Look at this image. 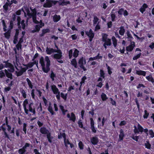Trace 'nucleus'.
I'll return each instance as SVG.
<instances>
[{
    "label": "nucleus",
    "instance_id": "obj_3",
    "mask_svg": "<svg viewBox=\"0 0 154 154\" xmlns=\"http://www.w3.org/2000/svg\"><path fill=\"white\" fill-rule=\"evenodd\" d=\"M137 128L136 126H134V132L135 134H139L140 132L142 133L143 131L147 135H148V130L147 128L144 129L143 127L139 124H138L137 125Z\"/></svg>",
    "mask_w": 154,
    "mask_h": 154
},
{
    "label": "nucleus",
    "instance_id": "obj_61",
    "mask_svg": "<svg viewBox=\"0 0 154 154\" xmlns=\"http://www.w3.org/2000/svg\"><path fill=\"white\" fill-rule=\"evenodd\" d=\"M26 151L22 148H20L18 150V152L19 154H23Z\"/></svg>",
    "mask_w": 154,
    "mask_h": 154
},
{
    "label": "nucleus",
    "instance_id": "obj_2",
    "mask_svg": "<svg viewBox=\"0 0 154 154\" xmlns=\"http://www.w3.org/2000/svg\"><path fill=\"white\" fill-rule=\"evenodd\" d=\"M55 53H57L54 54L52 55L53 58L56 60H57L58 62L60 63H63V61L62 60H59L62 59V53L60 49H57Z\"/></svg>",
    "mask_w": 154,
    "mask_h": 154
},
{
    "label": "nucleus",
    "instance_id": "obj_34",
    "mask_svg": "<svg viewBox=\"0 0 154 154\" xmlns=\"http://www.w3.org/2000/svg\"><path fill=\"white\" fill-rule=\"evenodd\" d=\"M69 120H70L72 121L73 122H75V121L76 117L73 112H72L71 113V115L69 119Z\"/></svg>",
    "mask_w": 154,
    "mask_h": 154
},
{
    "label": "nucleus",
    "instance_id": "obj_46",
    "mask_svg": "<svg viewBox=\"0 0 154 154\" xmlns=\"http://www.w3.org/2000/svg\"><path fill=\"white\" fill-rule=\"evenodd\" d=\"M2 25L3 27L4 31L5 32H6L7 31V26L5 23V21L4 20H2Z\"/></svg>",
    "mask_w": 154,
    "mask_h": 154
},
{
    "label": "nucleus",
    "instance_id": "obj_47",
    "mask_svg": "<svg viewBox=\"0 0 154 154\" xmlns=\"http://www.w3.org/2000/svg\"><path fill=\"white\" fill-rule=\"evenodd\" d=\"M141 54V53L140 52L137 55L134 56L133 58V60H136L139 58L140 57Z\"/></svg>",
    "mask_w": 154,
    "mask_h": 154
},
{
    "label": "nucleus",
    "instance_id": "obj_48",
    "mask_svg": "<svg viewBox=\"0 0 154 154\" xmlns=\"http://www.w3.org/2000/svg\"><path fill=\"white\" fill-rule=\"evenodd\" d=\"M145 148L148 149H150L151 148V145L149 143V141H146V143H145Z\"/></svg>",
    "mask_w": 154,
    "mask_h": 154
},
{
    "label": "nucleus",
    "instance_id": "obj_40",
    "mask_svg": "<svg viewBox=\"0 0 154 154\" xmlns=\"http://www.w3.org/2000/svg\"><path fill=\"white\" fill-rule=\"evenodd\" d=\"M99 20V19L97 16H95L94 17V20H93V23L94 25H95L97 23L98 21Z\"/></svg>",
    "mask_w": 154,
    "mask_h": 154
},
{
    "label": "nucleus",
    "instance_id": "obj_35",
    "mask_svg": "<svg viewBox=\"0 0 154 154\" xmlns=\"http://www.w3.org/2000/svg\"><path fill=\"white\" fill-rule=\"evenodd\" d=\"M71 63L75 68L77 67V62L75 59H73L71 61Z\"/></svg>",
    "mask_w": 154,
    "mask_h": 154
},
{
    "label": "nucleus",
    "instance_id": "obj_27",
    "mask_svg": "<svg viewBox=\"0 0 154 154\" xmlns=\"http://www.w3.org/2000/svg\"><path fill=\"white\" fill-rule=\"evenodd\" d=\"M60 19V16L59 15H57L55 14L54 15L53 18V21L54 22H57Z\"/></svg>",
    "mask_w": 154,
    "mask_h": 154
},
{
    "label": "nucleus",
    "instance_id": "obj_62",
    "mask_svg": "<svg viewBox=\"0 0 154 154\" xmlns=\"http://www.w3.org/2000/svg\"><path fill=\"white\" fill-rule=\"evenodd\" d=\"M124 11V9L123 8H121L119 9L118 11V14L120 15H122Z\"/></svg>",
    "mask_w": 154,
    "mask_h": 154
},
{
    "label": "nucleus",
    "instance_id": "obj_14",
    "mask_svg": "<svg viewBox=\"0 0 154 154\" xmlns=\"http://www.w3.org/2000/svg\"><path fill=\"white\" fill-rule=\"evenodd\" d=\"M56 50V49H54L53 48L47 47L46 48V52L47 54L50 55L53 53H55Z\"/></svg>",
    "mask_w": 154,
    "mask_h": 154
},
{
    "label": "nucleus",
    "instance_id": "obj_16",
    "mask_svg": "<svg viewBox=\"0 0 154 154\" xmlns=\"http://www.w3.org/2000/svg\"><path fill=\"white\" fill-rule=\"evenodd\" d=\"M91 143L93 145H96L97 144L99 141L98 138L96 137H93L90 139Z\"/></svg>",
    "mask_w": 154,
    "mask_h": 154
},
{
    "label": "nucleus",
    "instance_id": "obj_52",
    "mask_svg": "<svg viewBox=\"0 0 154 154\" xmlns=\"http://www.w3.org/2000/svg\"><path fill=\"white\" fill-rule=\"evenodd\" d=\"M27 125L26 123H24L23 124V130L24 132V133L26 134V127Z\"/></svg>",
    "mask_w": 154,
    "mask_h": 154
},
{
    "label": "nucleus",
    "instance_id": "obj_25",
    "mask_svg": "<svg viewBox=\"0 0 154 154\" xmlns=\"http://www.w3.org/2000/svg\"><path fill=\"white\" fill-rule=\"evenodd\" d=\"M126 34L127 36V38L128 39V41L131 42L132 39L133 38L130 32L129 31H128Z\"/></svg>",
    "mask_w": 154,
    "mask_h": 154
},
{
    "label": "nucleus",
    "instance_id": "obj_37",
    "mask_svg": "<svg viewBox=\"0 0 154 154\" xmlns=\"http://www.w3.org/2000/svg\"><path fill=\"white\" fill-rule=\"evenodd\" d=\"M79 51L76 48L75 49V50L73 53V57L75 58L77 57L79 55Z\"/></svg>",
    "mask_w": 154,
    "mask_h": 154
},
{
    "label": "nucleus",
    "instance_id": "obj_51",
    "mask_svg": "<svg viewBox=\"0 0 154 154\" xmlns=\"http://www.w3.org/2000/svg\"><path fill=\"white\" fill-rule=\"evenodd\" d=\"M9 6L8 2H7L3 6V8L6 11L8 10V7Z\"/></svg>",
    "mask_w": 154,
    "mask_h": 154
},
{
    "label": "nucleus",
    "instance_id": "obj_23",
    "mask_svg": "<svg viewBox=\"0 0 154 154\" xmlns=\"http://www.w3.org/2000/svg\"><path fill=\"white\" fill-rule=\"evenodd\" d=\"M47 138L48 140V141L50 143H52V140L54 138V137L51 136V133H49L46 135Z\"/></svg>",
    "mask_w": 154,
    "mask_h": 154
},
{
    "label": "nucleus",
    "instance_id": "obj_57",
    "mask_svg": "<svg viewBox=\"0 0 154 154\" xmlns=\"http://www.w3.org/2000/svg\"><path fill=\"white\" fill-rule=\"evenodd\" d=\"M64 143L66 147L67 146V145H69L70 144V143L68 139H66V138L65 140H64Z\"/></svg>",
    "mask_w": 154,
    "mask_h": 154
},
{
    "label": "nucleus",
    "instance_id": "obj_17",
    "mask_svg": "<svg viewBox=\"0 0 154 154\" xmlns=\"http://www.w3.org/2000/svg\"><path fill=\"white\" fill-rule=\"evenodd\" d=\"M40 132L41 134H46V135L48 133H50L49 131L46 129V127H42L41 128L40 130Z\"/></svg>",
    "mask_w": 154,
    "mask_h": 154
},
{
    "label": "nucleus",
    "instance_id": "obj_55",
    "mask_svg": "<svg viewBox=\"0 0 154 154\" xmlns=\"http://www.w3.org/2000/svg\"><path fill=\"white\" fill-rule=\"evenodd\" d=\"M16 14L15 13H14L12 15L11 21L14 22L16 20Z\"/></svg>",
    "mask_w": 154,
    "mask_h": 154
},
{
    "label": "nucleus",
    "instance_id": "obj_18",
    "mask_svg": "<svg viewBox=\"0 0 154 154\" xmlns=\"http://www.w3.org/2000/svg\"><path fill=\"white\" fill-rule=\"evenodd\" d=\"M51 90L53 93L55 94H57V93L60 92L59 91V89L56 87V86L54 85L51 86Z\"/></svg>",
    "mask_w": 154,
    "mask_h": 154
},
{
    "label": "nucleus",
    "instance_id": "obj_43",
    "mask_svg": "<svg viewBox=\"0 0 154 154\" xmlns=\"http://www.w3.org/2000/svg\"><path fill=\"white\" fill-rule=\"evenodd\" d=\"M87 78L86 76H84L82 77L81 79V81L80 82V84H83V85L85 84V80L87 79Z\"/></svg>",
    "mask_w": 154,
    "mask_h": 154
},
{
    "label": "nucleus",
    "instance_id": "obj_31",
    "mask_svg": "<svg viewBox=\"0 0 154 154\" xmlns=\"http://www.w3.org/2000/svg\"><path fill=\"white\" fill-rule=\"evenodd\" d=\"M26 81L27 82L29 88L30 89H32L33 87L32 83L31 82V81L28 78L26 79Z\"/></svg>",
    "mask_w": 154,
    "mask_h": 154
},
{
    "label": "nucleus",
    "instance_id": "obj_21",
    "mask_svg": "<svg viewBox=\"0 0 154 154\" xmlns=\"http://www.w3.org/2000/svg\"><path fill=\"white\" fill-rule=\"evenodd\" d=\"M124 136L125 134L123 131L121 129L120 131V134L119 135V141L123 140Z\"/></svg>",
    "mask_w": 154,
    "mask_h": 154
},
{
    "label": "nucleus",
    "instance_id": "obj_8",
    "mask_svg": "<svg viewBox=\"0 0 154 154\" xmlns=\"http://www.w3.org/2000/svg\"><path fill=\"white\" fill-rule=\"evenodd\" d=\"M27 70V68L25 67H21L20 70L19 71H16L15 73L17 77L21 76Z\"/></svg>",
    "mask_w": 154,
    "mask_h": 154
},
{
    "label": "nucleus",
    "instance_id": "obj_64",
    "mask_svg": "<svg viewBox=\"0 0 154 154\" xmlns=\"http://www.w3.org/2000/svg\"><path fill=\"white\" fill-rule=\"evenodd\" d=\"M72 49H70L69 52V58L70 59L72 58Z\"/></svg>",
    "mask_w": 154,
    "mask_h": 154
},
{
    "label": "nucleus",
    "instance_id": "obj_49",
    "mask_svg": "<svg viewBox=\"0 0 154 154\" xmlns=\"http://www.w3.org/2000/svg\"><path fill=\"white\" fill-rule=\"evenodd\" d=\"M30 145V144L27 143H25L24 146H23L22 147V148H21L22 149H23V150H24L26 151V149L27 148L29 147Z\"/></svg>",
    "mask_w": 154,
    "mask_h": 154
},
{
    "label": "nucleus",
    "instance_id": "obj_19",
    "mask_svg": "<svg viewBox=\"0 0 154 154\" xmlns=\"http://www.w3.org/2000/svg\"><path fill=\"white\" fill-rule=\"evenodd\" d=\"M86 34L89 37H94V34L92 30L90 29L89 31H86L85 32Z\"/></svg>",
    "mask_w": 154,
    "mask_h": 154
},
{
    "label": "nucleus",
    "instance_id": "obj_26",
    "mask_svg": "<svg viewBox=\"0 0 154 154\" xmlns=\"http://www.w3.org/2000/svg\"><path fill=\"white\" fill-rule=\"evenodd\" d=\"M20 91L23 97L24 98H26L27 97V94L25 90H24L23 88H20Z\"/></svg>",
    "mask_w": 154,
    "mask_h": 154
},
{
    "label": "nucleus",
    "instance_id": "obj_9",
    "mask_svg": "<svg viewBox=\"0 0 154 154\" xmlns=\"http://www.w3.org/2000/svg\"><path fill=\"white\" fill-rule=\"evenodd\" d=\"M91 122H90V125H91V129L92 130V132L94 133H95L97 132V129L96 128H95L94 126V120L92 118H91L90 119Z\"/></svg>",
    "mask_w": 154,
    "mask_h": 154
},
{
    "label": "nucleus",
    "instance_id": "obj_12",
    "mask_svg": "<svg viewBox=\"0 0 154 154\" xmlns=\"http://www.w3.org/2000/svg\"><path fill=\"white\" fill-rule=\"evenodd\" d=\"M39 23V25H36L35 27V29L37 32H38L40 30V28L42 27L45 25L44 23L42 22L41 20L40 21Z\"/></svg>",
    "mask_w": 154,
    "mask_h": 154
},
{
    "label": "nucleus",
    "instance_id": "obj_42",
    "mask_svg": "<svg viewBox=\"0 0 154 154\" xmlns=\"http://www.w3.org/2000/svg\"><path fill=\"white\" fill-rule=\"evenodd\" d=\"M67 93L65 94H64L62 92H61L60 93V96L63 99L66 101V100L67 98Z\"/></svg>",
    "mask_w": 154,
    "mask_h": 154
},
{
    "label": "nucleus",
    "instance_id": "obj_60",
    "mask_svg": "<svg viewBox=\"0 0 154 154\" xmlns=\"http://www.w3.org/2000/svg\"><path fill=\"white\" fill-rule=\"evenodd\" d=\"M149 134L150 136V137L153 138L154 137V132L152 129L150 130L149 131Z\"/></svg>",
    "mask_w": 154,
    "mask_h": 154
},
{
    "label": "nucleus",
    "instance_id": "obj_50",
    "mask_svg": "<svg viewBox=\"0 0 154 154\" xmlns=\"http://www.w3.org/2000/svg\"><path fill=\"white\" fill-rule=\"evenodd\" d=\"M5 37L7 39H9L10 36V33L8 31L5 32L4 34Z\"/></svg>",
    "mask_w": 154,
    "mask_h": 154
},
{
    "label": "nucleus",
    "instance_id": "obj_63",
    "mask_svg": "<svg viewBox=\"0 0 154 154\" xmlns=\"http://www.w3.org/2000/svg\"><path fill=\"white\" fill-rule=\"evenodd\" d=\"M109 99L111 101V103L113 106H116V101L113 100V99L112 97H110Z\"/></svg>",
    "mask_w": 154,
    "mask_h": 154
},
{
    "label": "nucleus",
    "instance_id": "obj_7",
    "mask_svg": "<svg viewBox=\"0 0 154 154\" xmlns=\"http://www.w3.org/2000/svg\"><path fill=\"white\" fill-rule=\"evenodd\" d=\"M28 112L29 111L32 113V115H35L36 113L35 110L34 106V104L32 102H30L28 105Z\"/></svg>",
    "mask_w": 154,
    "mask_h": 154
},
{
    "label": "nucleus",
    "instance_id": "obj_30",
    "mask_svg": "<svg viewBox=\"0 0 154 154\" xmlns=\"http://www.w3.org/2000/svg\"><path fill=\"white\" fill-rule=\"evenodd\" d=\"M112 44L115 48H116L117 45V40L114 36H112Z\"/></svg>",
    "mask_w": 154,
    "mask_h": 154
},
{
    "label": "nucleus",
    "instance_id": "obj_44",
    "mask_svg": "<svg viewBox=\"0 0 154 154\" xmlns=\"http://www.w3.org/2000/svg\"><path fill=\"white\" fill-rule=\"evenodd\" d=\"M56 77V75L54 73L53 71H51L50 75V77L52 81L54 80V78Z\"/></svg>",
    "mask_w": 154,
    "mask_h": 154
},
{
    "label": "nucleus",
    "instance_id": "obj_38",
    "mask_svg": "<svg viewBox=\"0 0 154 154\" xmlns=\"http://www.w3.org/2000/svg\"><path fill=\"white\" fill-rule=\"evenodd\" d=\"M48 110L52 115H53L55 114V113L54 112L52 107L51 106H48Z\"/></svg>",
    "mask_w": 154,
    "mask_h": 154
},
{
    "label": "nucleus",
    "instance_id": "obj_15",
    "mask_svg": "<svg viewBox=\"0 0 154 154\" xmlns=\"http://www.w3.org/2000/svg\"><path fill=\"white\" fill-rule=\"evenodd\" d=\"M4 71L5 72V75L8 78L12 79H13V75L12 73L13 72H11L8 71V70L5 69Z\"/></svg>",
    "mask_w": 154,
    "mask_h": 154
},
{
    "label": "nucleus",
    "instance_id": "obj_29",
    "mask_svg": "<svg viewBox=\"0 0 154 154\" xmlns=\"http://www.w3.org/2000/svg\"><path fill=\"white\" fill-rule=\"evenodd\" d=\"M101 97L103 101H106L108 99V97L106 94L104 93H102L101 94Z\"/></svg>",
    "mask_w": 154,
    "mask_h": 154
},
{
    "label": "nucleus",
    "instance_id": "obj_54",
    "mask_svg": "<svg viewBox=\"0 0 154 154\" xmlns=\"http://www.w3.org/2000/svg\"><path fill=\"white\" fill-rule=\"evenodd\" d=\"M25 20H23L21 21V24L22 26V28L23 30L25 29L26 26V24L25 23Z\"/></svg>",
    "mask_w": 154,
    "mask_h": 154
},
{
    "label": "nucleus",
    "instance_id": "obj_10",
    "mask_svg": "<svg viewBox=\"0 0 154 154\" xmlns=\"http://www.w3.org/2000/svg\"><path fill=\"white\" fill-rule=\"evenodd\" d=\"M135 46V43L134 42H131V44L126 48V50L127 51L131 52L133 51Z\"/></svg>",
    "mask_w": 154,
    "mask_h": 154
},
{
    "label": "nucleus",
    "instance_id": "obj_4",
    "mask_svg": "<svg viewBox=\"0 0 154 154\" xmlns=\"http://www.w3.org/2000/svg\"><path fill=\"white\" fill-rule=\"evenodd\" d=\"M8 61V60L7 61H3V63H5V64H4V67L5 68H9V69H7L9 71L11 72H14L15 71L14 66L12 64L9 63Z\"/></svg>",
    "mask_w": 154,
    "mask_h": 154
},
{
    "label": "nucleus",
    "instance_id": "obj_33",
    "mask_svg": "<svg viewBox=\"0 0 154 154\" xmlns=\"http://www.w3.org/2000/svg\"><path fill=\"white\" fill-rule=\"evenodd\" d=\"M100 76L102 77L103 79L105 78V73L103 70L102 69H100Z\"/></svg>",
    "mask_w": 154,
    "mask_h": 154
},
{
    "label": "nucleus",
    "instance_id": "obj_41",
    "mask_svg": "<svg viewBox=\"0 0 154 154\" xmlns=\"http://www.w3.org/2000/svg\"><path fill=\"white\" fill-rule=\"evenodd\" d=\"M106 66L107 67L108 74L111 75L112 73V69L109 66H108L107 64H106Z\"/></svg>",
    "mask_w": 154,
    "mask_h": 154
},
{
    "label": "nucleus",
    "instance_id": "obj_20",
    "mask_svg": "<svg viewBox=\"0 0 154 154\" xmlns=\"http://www.w3.org/2000/svg\"><path fill=\"white\" fill-rule=\"evenodd\" d=\"M42 33L39 34L40 37L43 36L45 34L47 33H49L50 32V30L49 29H43L42 30Z\"/></svg>",
    "mask_w": 154,
    "mask_h": 154
},
{
    "label": "nucleus",
    "instance_id": "obj_5",
    "mask_svg": "<svg viewBox=\"0 0 154 154\" xmlns=\"http://www.w3.org/2000/svg\"><path fill=\"white\" fill-rule=\"evenodd\" d=\"M32 14L30 13L29 12L27 13V15L29 16H30L32 17L33 22L35 24H38L40 23L39 22L36 20V12L35 9H34L32 11Z\"/></svg>",
    "mask_w": 154,
    "mask_h": 154
},
{
    "label": "nucleus",
    "instance_id": "obj_39",
    "mask_svg": "<svg viewBox=\"0 0 154 154\" xmlns=\"http://www.w3.org/2000/svg\"><path fill=\"white\" fill-rule=\"evenodd\" d=\"M23 66H26V67H25L26 68H27V70L29 68H32L33 66V65L32 62H29L27 64H24L23 65Z\"/></svg>",
    "mask_w": 154,
    "mask_h": 154
},
{
    "label": "nucleus",
    "instance_id": "obj_6",
    "mask_svg": "<svg viewBox=\"0 0 154 154\" xmlns=\"http://www.w3.org/2000/svg\"><path fill=\"white\" fill-rule=\"evenodd\" d=\"M86 63L85 59L83 57H82L79 60L78 63L79 67L83 69L85 71H86L87 69L84 66V64Z\"/></svg>",
    "mask_w": 154,
    "mask_h": 154
},
{
    "label": "nucleus",
    "instance_id": "obj_28",
    "mask_svg": "<svg viewBox=\"0 0 154 154\" xmlns=\"http://www.w3.org/2000/svg\"><path fill=\"white\" fill-rule=\"evenodd\" d=\"M120 30L119 31V33L120 35H123L125 32V30L123 26H121L120 28Z\"/></svg>",
    "mask_w": 154,
    "mask_h": 154
},
{
    "label": "nucleus",
    "instance_id": "obj_13",
    "mask_svg": "<svg viewBox=\"0 0 154 154\" xmlns=\"http://www.w3.org/2000/svg\"><path fill=\"white\" fill-rule=\"evenodd\" d=\"M104 42L103 44V46L105 49L107 48V46H110L112 44L111 39L110 38H108L105 41L103 42Z\"/></svg>",
    "mask_w": 154,
    "mask_h": 154
},
{
    "label": "nucleus",
    "instance_id": "obj_24",
    "mask_svg": "<svg viewBox=\"0 0 154 154\" xmlns=\"http://www.w3.org/2000/svg\"><path fill=\"white\" fill-rule=\"evenodd\" d=\"M146 78L148 81L151 82L152 84H154V79L151 75L146 76Z\"/></svg>",
    "mask_w": 154,
    "mask_h": 154
},
{
    "label": "nucleus",
    "instance_id": "obj_11",
    "mask_svg": "<svg viewBox=\"0 0 154 154\" xmlns=\"http://www.w3.org/2000/svg\"><path fill=\"white\" fill-rule=\"evenodd\" d=\"M28 100L26 99L24 101L23 104V106L26 115L28 114V110H27V109L26 108L27 105L28 104Z\"/></svg>",
    "mask_w": 154,
    "mask_h": 154
},
{
    "label": "nucleus",
    "instance_id": "obj_45",
    "mask_svg": "<svg viewBox=\"0 0 154 154\" xmlns=\"http://www.w3.org/2000/svg\"><path fill=\"white\" fill-rule=\"evenodd\" d=\"M149 115V113L146 110L144 111V114L143 115V117L144 119H147Z\"/></svg>",
    "mask_w": 154,
    "mask_h": 154
},
{
    "label": "nucleus",
    "instance_id": "obj_32",
    "mask_svg": "<svg viewBox=\"0 0 154 154\" xmlns=\"http://www.w3.org/2000/svg\"><path fill=\"white\" fill-rule=\"evenodd\" d=\"M114 9H112V11H114ZM110 16L111 18V20L112 21L114 22L116 21L115 19L116 18V15L114 13H113L112 11L110 13Z\"/></svg>",
    "mask_w": 154,
    "mask_h": 154
},
{
    "label": "nucleus",
    "instance_id": "obj_1",
    "mask_svg": "<svg viewBox=\"0 0 154 154\" xmlns=\"http://www.w3.org/2000/svg\"><path fill=\"white\" fill-rule=\"evenodd\" d=\"M45 60L46 62V67L43 57H41L40 59L39 63L42 67V69L44 72L45 73H48L50 70V66L51 65V61L48 56H46L45 57Z\"/></svg>",
    "mask_w": 154,
    "mask_h": 154
},
{
    "label": "nucleus",
    "instance_id": "obj_56",
    "mask_svg": "<svg viewBox=\"0 0 154 154\" xmlns=\"http://www.w3.org/2000/svg\"><path fill=\"white\" fill-rule=\"evenodd\" d=\"M78 145L80 149H83L84 145L82 141H80L79 142Z\"/></svg>",
    "mask_w": 154,
    "mask_h": 154
},
{
    "label": "nucleus",
    "instance_id": "obj_53",
    "mask_svg": "<svg viewBox=\"0 0 154 154\" xmlns=\"http://www.w3.org/2000/svg\"><path fill=\"white\" fill-rule=\"evenodd\" d=\"M78 123L79 127L82 128H83L84 129L85 128L83 127L82 122L81 119H80L79 120Z\"/></svg>",
    "mask_w": 154,
    "mask_h": 154
},
{
    "label": "nucleus",
    "instance_id": "obj_58",
    "mask_svg": "<svg viewBox=\"0 0 154 154\" xmlns=\"http://www.w3.org/2000/svg\"><path fill=\"white\" fill-rule=\"evenodd\" d=\"M5 73L2 70L0 71V78H2L4 77H5Z\"/></svg>",
    "mask_w": 154,
    "mask_h": 154
},
{
    "label": "nucleus",
    "instance_id": "obj_59",
    "mask_svg": "<svg viewBox=\"0 0 154 154\" xmlns=\"http://www.w3.org/2000/svg\"><path fill=\"white\" fill-rule=\"evenodd\" d=\"M34 89H32L31 91V95L32 99H35V94Z\"/></svg>",
    "mask_w": 154,
    "mask_h": 154
},
{
    "label": "nucleus",
    "instance_id": "obj_36",
    "mask_svg": "<svg viewBox=\"0 0 154 154\" xmlns=\"http://www.w3.org/2000/svg\"><path fill=\"white\" fill-rule=\"evenodd\" d=\"M108 35L106 33H103L102 35V42L105 41L106 40L109 38H108Z\"/></svg>",
    "mask_w": 154,
    "mask_h": 154
},
{
    "label": "nucleus",
    "instance_id": "obj_22",
    "mask_svg": "<svg viewBox=\"0 0 154 154\" xmlns=\"http://www.w3.org/2000/svg\"><path fill=\"white\" fill-rule=\"evenodd\" d=\"M146 73L145 71L141 70H136V73L137 74L139 75H142L144 76H145Z\"/></svg>",
    "mask_w": 154,
    "mask_h": 154
}]
</instances>
